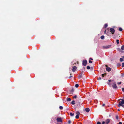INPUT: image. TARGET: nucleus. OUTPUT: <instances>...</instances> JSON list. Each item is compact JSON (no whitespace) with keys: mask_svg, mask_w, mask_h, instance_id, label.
<instances>
[{"mask_svg":"<svg viewBox=\"0 0 124 124\" xmlns=\"http://www.w3.org/2000/svg\"><path fill=\"white\" fill-rule=\"evenodd\" d=\"M121 100V101H119L118 105L119 107H120L121 106H122L123 104H124V100L122 99H120L118 100V101Z\"/></svg>","mask_w":124,"mask_h":124,"instance_id":"1","label":"nucleus"},{"mask_svg":"<svg viewBox=\"0 0 124 124\" xmlns=\"http://www.w3.org/2000/svg\"><path fill=\"white\" fill-rule=\"evenodd\" d=\"M109 30L110 32L112 34H114L115 31V29L113 28H110Z\"/></svg>","mask_w":124,"mask_h":124,"instance_id":"2","label":"nucleus"},{"mask_svg":"<svg viewBox=\"0 0 124 124\" xmlns=\"http://www.w3.org/2000/svg\"><path fill=\"white\" fill-rule=\"evenodd\" d=\"M76 114L77 115L75 117V118H76L78 119L79 118V115L80 114V113L79 111H77L76 112Z\"/></svg>","mask_w":124,"mask_h":124,"instance_id":"3","label":"nucleus"},{"mask_svg":"<svg viewBox=\"0 0 124 124\" xmlns=\"http://www.w3.org/2000/svg\"><path fill=\"white\" fill-rule=\"evenodd\" d=\"M87 63V62L86 60H83L82 62V64L84 66H85Z\"/></svg>","mask_w":124,"mask_h":124,"instance_id":"4","label":"nucleus"},{"mask_svg":"<svg viewBox=\"0 0 124 124\" xmlns=\"http://www.w3.org/2000/svg\"><path fill=\"white\" fill-rule=\"evenodd\" d=\"M56 120L57 122H62V118L61 117H57Z\"/></svg>","mask_w":124,"mask_h":124,"instance_id":"5","label":"nucleus"},{"mask_svg":"<svg viewBox=\"0 0 124 124\" xmlns=\"http://www.w3.org/2000/svg\"><path fill=\"white\" fill-rule=\"evenodd\" d=\"M83 71H82L80 73V75H79L78 76V78L79 79H80L81 78L82 76V75L83 74Z\"/></svg>","mask_w":124,"mask_h":124,"instance_id":"6","label":"nucleus"},{"mask_svg":"<svg viewBox=\"0 0 124 124\" xmlns=\"http://www.w3.org/2000/svg\"><path fill=\"white\" fill-rule=\"evenodd\" d=\"M77 69V67L74 66L72 67V70L73 72H75L76 70V69Z\"/></svg>","mask_w":124,"mask_h":124,"instance_id":"7","label":"nucleus"},{"mask_svg":"<svg viewBox=\"0 0 124 124\" xmlns=\"http://www.w3.org/2000/svg\"><path fill=\"white\" fill-rule=\"evenodd\" d=\"M111 45L105 46H103V48H104L107 49L109 48L111 46Z\"/></svg>","mask_w":124,"mask_h":124,"instance_id":"8","label":"nucleus"},{"mask_svg":"<svg viewBox=\"0 0 124 124\" xmlns=\"http://www.w3.org/2000/svg\"><path fill=\"white\" fill-rule=\"evenodd\" d=\"M112 87L114 88H117V86H116L115 83H114L112 85Z\"/></svg>","mask_w":124,"mask_h":124,"instance_id":"9","label":"nucleus"},{"mask_svg":"<svg viewBox=\"0 0 124 124\" xmlns=\"http://www.w3.org/2000/svg\"><path fill=\"white\" fill-rule=\"evenodd\" d=\"M110 119H107L106 120L105 123L106 124H108L110 122Z\"/></svg>","mask_w":124,"mask_h":124,"instance_id":"10","label":"nucleus"},{"mask_svg":"<svg viewBox=\"0 0 124 124\" xmlns=\"http://www.w3.org/2000/svg\"><path fill=\"white\" fill-rule=\"evenodd\" d=\"M106 69V70L108 72H109L111 70V69L108 67H107Z\"/></svg>","mask_w":124,"mask_h":124,"instance_id":"11","label":"nucleus"},{"mask_svg":"<svg viewBox=\"0 0 124 124\" xmlns=\"http://www.w3.org/2000/svg\"><path fill=\"white\" fill-rule=\"evenodd\" d=\"M108 28L107 29V30H105V31H104V33H106V32L107 31H108V32H107V35H108V36H110V34H109V33H108Z\"/></svg>","mask_w":124,"mask_h":124,"instance_id":"12","label":"nucleus"},{"mask_svg":"<svg viewBox=\"0 0 124 124\" xmlns=\"http://www.w3.org/2000/svg\"><path fill=\"white\" fill-rule=\"evenodd\" d=\"M85 110L87 112H88L89 111L90 109L88 108H86L85 109Z\"/></svg>","mask_w":124,"mask_h":124,"instance_id":"13","label":"nucleus"},{"mask_svg":"<svg viewBox=\"0 0 124 124\" xmlns=\"http://www.w3.org/2000/svg\"><path fill=\"white\" fill-rule=\"evenodd\" d=\"M74 90L73 89H72V90L70 91V94H71V93L72 94H73V93L74 92Z\"/></svg>","mask_w":124,"mask_h":124,"instance_id":"14","label":"nucleus"},{"mask_svg":"<svg viewBox=\"0 0 124 124\" xmlns=\"http://www.w3.org/2000/svg\"><path fill=\"white\" fill-rule=\"evenodd\" d=\"M67 100L68 101H71V99L70 98H67Z\"/></svg>","mask_w":124,"mask_h":124,"instance_id":"15","label":"nucleus"},{"mask_svg":"<svg viewBox=\"0 0 124 124\" xmlns=\"http://www.w3.org/2000/svg\"><path fill=\"white\" fill-rule=\"evenodd\" d=\"M71 103L72 104L74 105L75 104V101L74 100L72 101L71 102Z\"/></svg>","mask_w":124,"mask_h":124,"instance_id":"16","label":"nucleus"},{"mask_svg":"<svg viewBox=\"0 0 124 124\" xmlns=\"http://www.w3.org/2000/svg\"><path fill=\"white\" fill-rule=\"evenodd\" d=\"M70 115L71 116H73L74 115V113H72L71 112H70Z\"/></svg>","mask_w":124,"mask_h":124,"instance_id":"17","label":"nucleus"},{"mask_svg":"<svg viewBox=\"0 0 124 124\" xmlns=\"http://www.w3.org/2000/svg\"><path fill=\"white\" fill-rule=\"evenodd\" d=\"M104 36L103 35H102L101 37V39H104Z\"/></svg>","mask_w":124,"mask_h":124,"instance_id":"18","label":"nucleus"},{"mask_svg":"<svg viewBox=\"0 0 124 124\" xmlns=\"http://www.w3.org/2000/svg\"><path fill=\"white\" fill-rule=\"evenodd\" d=\"M108 25L106 23V24H105L104 25V28H106L108 26Z\"/></svg>","mask_w":124,"mask_h":124,"instance_id":"19","label":"nucleus"},{"mask_svg":"<svg viewBox=\"0 0 124 124\" xmlns=\"http://www.w3.org/2000/svg\"><path fill=\"white\" fill-rule=\"evenodd\" d=\"M121 49L122 50H124V45H123L121 46Z\"/></svg>","mask_w":124,"mask_h":124,"instance_id":"20","label":"nucleus"},{"mask_svg":"<svg viewBox=\"0 0 124 124\" xmlns=\"http://www.w3.org/2000/svg\"><path fill=\"white\" fill-rule=\"evenodd\" d=\"M122 28L121 27H120L119 28V30L120 31H122Z\"/></svg>","mask_w":124,"mask_h":124,"instance_id":"21","label":"nucleus"},{"mask_svg":"<svg viewBox=\"0 0 124 124\" xmlns=\"http://www.w3.org/2000/svg\"><path fill=\"white\" fill-rule=\"evenodd\" d=\"M119 40L118 39H117L116 40V42L117 43V44H118L119 43Z\"/></svg>","mask_w":124,"mask_h":124,"instance_id":"22","label":"nucleus"},{"mask_svg":"<svg viewBox=\"0 0 124 124\" xmlns=\"http://www.w3.org/2000/svg\"><path fill=\"white\" fill-rule=\"evenodd\" d=\"M79 86V85H78V84H76L75 85V86L77 88V87H78Z\"/></svg>","mask_w":124,"mask_h":124,"instance_id":"23","label":"nucleus"},{"mask_svg":"<svg viewBox=\"0 0 124 124\" xmlns=\"http://www.w3.org/2000/svg\"><path fill=\"white\" fill-rule=\"evenodd\" d=\"M59 108L60 109H62L63 108V107L62 106H60Z\"/></svg>","mask_w":124,"mask_h":124,"instance_id":"24","label":"nucleus"},{"mask_svg":"<svg viewBox=\"0 0 124 124\" xmlns=\"http://www.w3.org/2000/svg\"><path fill=\"white\" fill-rule=\"evenodd\" d=\"M120 62H122L123 61V59L122 58H121L120 59Z\"/></svg>","mask_w":124,"mask_h":124,"instance_id":"25","label":"nucleus"},{"mask_svg":"<svg viewBox=\"0 0 124 124\" xmlns=\"http://www.w3.org/2000/svg\"><path fill=\"white\" fill-rule=\"evenodd\" d=\"M121 65L119 63H118L117 64V66L118 67H119Z\"/></svg>","mask_w":124,"mask_h":124,"instance_id":"26","label":"nucleus"},{"mask_svg":"<svg viewBox=\"0 0 124 124\" xmlns=\"http://www.w3.org/2000/svg\"><path fill=\"white\" fill-rule=\"evenodd\" d=\"M71 121L70 120H69L68 121V123L69 124H70L71 123Z\"/></svg>","mask_w":124,"mask_h":124,"instance_id":"27","label":"nucleus"},{"mask_svg":"<svg viewBox=\"0 0 124 124\" xmlns=\"http://www.w3.org/2000/svg\"><path fill=\"white\" fill-rule=\"evenodd\" d=\"M77 96L76 95H75L73 97V98H75L76 99L77 98Z\"/></svg>","mask_w":124,"mask_h":124,"instance_id":"28","label":"nucleus"},{"mask_svg":"<svg viewBox=\"0 0 124 124\" xmlns=\"http://www.w3.org/2000/svg\"><path fill=\"white\" fill-rule=\"evenodd\" d=\"M116 119L118 120V115H116Z\"/></svg>","mask_w":124,"mask_h":124,"instance_id":"29","label":"nucleus"},{"mask_svg":"<svg viewBox=\"0 0 124 124\" xmlns=\"http://www.w3.org/2000/svg\"><path fill=\"white\" fill-rule=\"evenodd\" d=\"M106 74V73H105L104 74H102V77H104L105 75Z\"/></svg>","mask_w":124,"mask_h":124,"instance_id":"30","label":"nucleus"},{"mask_svg":"<svg viewBox=\"0 0 124 124\" xmlns=\"http://www.w3.org/2000/svg\"><path fill=\"white\" fill-rule=\"evenodd\" d=\"M101 79V77H99V78H98L97 79L98 80H100Z\"/></svg>","mask_w":124,"mask_h":124,"instance_id":"31","label":"nucleus"},{"mask_svg":"<svg viewBox=\"0 0 124 124\" xmlns=\"http://www.w3.org/2000/svg\"><path fill=\"white\" fill-rule=\"evenodd\" d=\"M90 66H87L86 67V68L87 69H90Z\"/></svg>","mask_w":124,"mask_h":124,"instance_id":"32","label":"nucleus"},{"mask_svg":"<svg viewBox=\"0 0 124 124\" xmlns=\"http://www.w3.org/2000/svg\"><path fill=\"white\" fill-rule=\"evenodd\" d=\"M124 67V62H123L122 63V67Z\"/></svg>","mask_w":124,"mask_h":124,"instance_id":"33","label":"nucleus"},{"mask_svg":"<svg viewBox=\"0 0 124 124\" xmlns=\"http://www.w3.org/2000/svg\"><path fill=\"white\" fill-rule=\"evenodd\" d=\"M97 124H101V123L100 122H98L97 123Z\"/></svg>","mask_w":124,"mask_h":124,"instance_id":"34","label":"nucleus"},{"mask_svg":"<svg viewBox=\"0 0 124 124\" xmlns=\"http://www.w3.org/2000/svg\"><path fill=\"white\" fill-rule=\"evenodd\" d=\"M92 61H91L90 60L89 61V62L90 63H92Z\"/></svg>","mask_w":124,"mask_h":124,"instance_id":"35","label":"nucleus"},{"mask_svg":"<svg viewBox=\"0 0 124 124\" xmlns=\"http://www.w3.org/2000/svg\"><path fill=\"white\" fill-rule=\"evenodd\" d=\"M117 84H118V85H120V84H121V82H118L117 83Z\"/></svg>","mask_w":124,"mask_h":124,"instance_id":"36","label":"nucleus"},{"mask_svg":"<svg viewBox=\"0 0 124 124\" xmlns=\"http://www.w3.org/2000/svg\"><path fill=\"white\" fill-rule=\"evenodd\" d=\"M122 91L123 92H124V88H123L122 89Z\"/></svg>","mask_w":124,"mask_h":124,"instance_id":"37","label":"nucleus"},{"mask_svg":"<svg viewBox=\"0 0 124 124\" xmlns=\"http://www.w3.org/2000/svg\"><path fill=\"white\" fill-rule=\"evenodd\" d=\"M105 122L104 121H103L102 122V124H104Z\"/></svg>","mask_w":124,"mask_h":124,"instance_id":"38","label":"nucleus"},{"mask_svg":"<svg viewBox=\"0 0 124 124\" xmlns=\"http://www.w3.org/2000/svg\"><path fill=\"white\" fill-rule=\"evenodd\" d=\"M72 77V76H70V77L69 78H71Z\"/></svg>","mask_w":124,"mask_h":124,"instance_id":"39","label":"nucleus"},{"mask_svg":"<svg viewBox=\"0 0 124 124\" xmlns=\"http://www.w3.org/2000/svg\"><path fill=\"white\" fill-rule=\"evenodd\" d=\"M105 104H102V106L103 107H104V106H105Z\"/></svg>","mask_w":124,"mask_h":124,"instance_id":"40","label":"nucleus"},{"mask_svg":"<svg viewBox=\"0 0 124 124\" xmlns=\"http://www.w3.org/2000/svg\"><path fill=\"white\" fill-rule=\"evenodd\" d=\"M118 124H122V123L121 122H119Z\"/></svg>","mask_w":124,"mask_h":124,"instance_id":"41","label":"nucleus"},{"mask_svg":"<svg viewBox=\"0 0 124 124\" xmlns=\"http://www.w3.org/2000/svg\"><path fill=\"white\" fill-rule=\"evenodd\" d=\"M90 60H93V59L92 58H90Z\"/></svg>","mask_w":124,"mask_h":124,"instance_id":"42","label":"nucleus"},{"mask_svg":"<svg viewBox=\"0 0 124 124\" xmlns=\"http://www.w3.org/2000/svg\"><path fill=\"white\" fill-rule=\"evenodd\" d=\"M122 106L123 107V108H124V105H123Z\"/></svg>","mask_w":124,"mask_h":124,"instance_id":"43","label":"nucleus"},{"mask_svg":"<svg viewBox=\"0 0 124 124\" xmlns=\"http://www.w3.org/2000/svg\"><path fill=\"white\" fill-rule=\"evenodd\" d=\"M108 81L109 82H110L111 81V80H108Z\"/></svg>","mask_w":124,"mask_h":124,"instance_id":"44","label":"nucleus"},{"mask_svg":"<svg viewBox=\"0 0 124 124\" xmlns=\"http://www.w3.org/2000/svg\"><path fill=\"white\" fill-rule=\"evenodd\" d=\"M85 67H83V69L84 70L85 69Z\"/></svg>","mask_w":124,"mask_h":124,"instance_id":"45","label":"nucleus"},{"mask_svg":"<svg viewBox=\"0 0 124 124\" xmlns=\"http://www.w3.org/2000/svg\"><path fill=\"white\" fill-rule=\"evenodd\" d=\"M124 74H123V75H122V76H124Z\"/></svg>","mask_w":124,"mask_h":124,"instance_id":"46","label":"nucleus"},{"mask_svg":"<svg viewBox=\"0 0 124 124\" xmlns=\"http://www.w3.org/2000/svg\"><path fill=\"white\" fill-rule=\"evenodd\" d=\"M119 110H119V109H118V111H119Z\"/></svg>","mask_w":124,"mask_h":124,"instance_id":"47","label":"nucleus"},{"mask_svg":"<svg viewBox=\"0 0 124 124\" xmlns=\"http://www.w3.org/2000/svg\"><path fill=\"white\" fill-rule=\"evenodd\" d=\"M123 58H124V56H123Z\"/></svg>","mask_w":124,"mask_h":124,"instance_id":"48","label":"nucleus"},{"mask_svg":"<svg viewBox=\"0 0 124 124\" xmlns=\"http://www.w3.org/2000/svg\"><path fill=\"white\" fill-rule=\"evenodd\" d=\"M109 117L110 116V115H109Z\"/></svg>","mask_w":124,"mask_h":124,"instance_id":"49","label":"nucleus"},{"mask_svg":"<svg viewBox=\"0 0 124 124\" xmlns=\"http://www.w3.org/2000/svg\"><path fill=\"white\" fill-rule=\"evenodd\" d=\"M70 75H71L72 74H71V73H70Z\"/></svg>","mask_w":124,"mask_h":124,"instance_id":"50","label":"nucleus"},{"mask_svg":"<svg viewBox=\"0 0 124 124\" xmlns=\"http://www.w3.org/2000/svg\"><path fill=\"white\" fill-rule=\"evenodd\" d=\"M64 124H67L66 123H65Z\"/></svg>","mask_w":124,"mask_h":124,"instance_id":"51","label":"nucleus"},{"mask_svg":"<svg viewBox=\"0 0 124 124\" xmlns=\"http://www.w3.org/2000/svg\"><path fill=\"white\" fill-rule=\"evenodd\" d=\"M91 69H92L93 68L92 67H91Z\"/></svg>","mask_w":124,"mask_h":124,"instance_id":"52","label":"nucleus"},{"mask_svg":"<svg viewBox=\"0 0 124 124\" xmlns=\"http://www.w3.org/2000/svg\"><path fill=\"white\" fill-rule=\"evenodd\" d=\"M91 69H92L93 68L92 67H91Z\"/></svg>","mask_w":124,"mask_h":124,"instance_id":"53","label":"nucleus"},{"mask_svg":"<svg viewBox=\"0 0 124 124\" xmlns=\"http://www.w3.org/2000/svg\"><path fill=\"white\" fill-rule=\"evenodd\" d=\"M106 66L107 67V66L106 65Z\"/></svg>","mask_w":124,"mask_h":124,"instance_id":"54","label":"nucleus"}]
</instances>
